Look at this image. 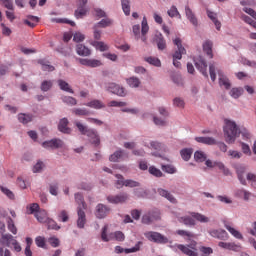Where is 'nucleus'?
Returning a JSON list of instances; mask_svg holds the SVG:
<instances>
[{
  "mask_svg": "<svg viewBox=\"0 0 256 256\" xmlns=\"http://www.w3.org/2000/svg\"><path fill=\"white\" fill-rule=\"evenodd\" d=\"M174 45H176L177 50L174 52L173 54V59H183V55H185L187 53V50L185 49V47H183V44L181 42V38H176L174 39Z\"/></svg>",
  "mask_w": 256,
  "mask_h": 256,
  "instance_id": "10",
  "label": "nucleus"
},
{
  "mask_svg": "<svg viewBox=\"0 0 256 256\" xmlns=\"http://www.w3.org/2000/svg\"><path fill=\"white\" fill-rule=\"evenodd\" d=\"M218 247L222 249H228V251H241V245L235 244L233 242H219Z\"/></svg>",
  "mask_w": 256,
  "mask_h": 256,
  "instance_id": "17",
  "label": "nucleus"
},
{
  "mask_svg": "<svg viewBox=\"0 0 256 256\" xmlns=\"http://www.w3.org/2000/svg\"><path fill=\"white\" fill-rule=\"evenodd\" d=\"M7 227L8 231H10L12 235H17V226H15V222L12 220L11 217L7 218Z\"/></svg>",
  "mask_w": 256,
  "mask_h": 256,
  "instance_id": "36",
  "label": "nucleus"
},
{
  "mask_svg": "<svg viewBox=\"0 0 256 256\" xmlns=\"http://www.w3.org/2000/svg\"><path fill=\"white\" fill-rule=\"evenodd\" d=\"M57 83L61 91H65L66 93H71V94L75 93L71 88V86L69 85V83H67L65 80L59 79Z\"/></svg>",
  "mask_w": 256,
  "mask_h": 256,
  "instance_id": "25",
  "label": "nucleus"
},
{
  "mask_svg": "<svg viewBox=\"0 0 256 256\" xmlns=\"http://www.w3.org/2000/svg\"><path fill=\"white\" fill-rule=\"evenodd\" d=\"M178 221L184 225H187L188 227L195 226V219L191 218V216L180 217Z\"/></svg>",
  "mask_w": 256,
  "mask_h": 256,
  "instance_id": "32",
  "label": "nucleus"
},
{
  "mask_svg": "<svg viewBox=\"0 0 256 256\" xmlns=\"http://www.w3.org/2000/svg\"><path fill=\"white\" fill-rule=\"evenodd\" d=\"M76 53L77 55H80V57H89V55H91V50L83 44H78L76 45Z\"/></svg>",
  "mask_w": 256,
  "mask_h": 256,
  "instance_id": "18",
  "label": "nucleus"
},
{
  "mask_svg": "<svg viewBox=\"0 0 256 256\" xmlns=\"http://www.w3.org/2000/svg\"><path fill=\"white\" fill-rule=\"evenodd\" d=\"M27 211L29 215H33V213H39V204L33 203L27 207Z\"/></svg>",
  "mask_w": 256,
  "mask_h": 256,
  "instance_id": "60",
  "label": "nucleus"
},
{
  "mask_svg": "<svg viewBox=\"0 0 256 256\" xmlns=\"http://www.w3.org/2000/svg\"><path fill=\"white\" fill-rule=\"evenodd\" d=\"M35 243L37 247H41L43 249L45 247V238L38 236L35 238Z\"/></svg>",
  "mask_w": 256,
  "mask_h": 256,
  "instance_id": "64",
  "label": "nucleus"
},
{
  "mask_svg": "<svg viewBox=\"0 0 256 256\" xmlns=\"http://www.w3.org/2000/svg\"><path fill=\"white\" fill-rule=\"evenodd\" d=\"M191 217H193V219H196V221H199L200 223H209V217L201 213L192 212Z\"/></svg>",
  "mask_w": 256,
  "mask_h": 256,
  "instance_id": "31",
  "label": "nucleus"
},
{
  "mask_svg": "<svg viewBox=\"0 0 256 256\" xmlns=\"http://www.w3.org/2000/svg\"><path fill=\"white\" fill-rule=\"evenodd\" d=\"M162 171L165 173H169L170 175H173L174 173H177V168L173 165H162Z\"/></svg>",
  "mask_w": 256,
  "mask_h": 256,
  "instance_id": "53",
  "label": "nucleus"
},
{
  "mask_svg": "<svg viewBox=\"0 0 256 256\" xmlns=\"http://www.w3.org/2000/svg\"><path fill=\"white\" fill-rule=\"evenodd\" d=\"M18 120L20 123H23V125H27V123H31L33 121V115L20 113L18 115Z\"/></svg>",
  "mask_w": 256,
  "mask_h": 256,
  "instance_id": "29",
  "label": "nucleus"
},
{
  "mask_svg": "<svg viewBox=\"0 0 256 256\" xmlns=\"http://www.w3.org/2000/svg\"><path fill=\"white\" fill-rule=\"evenodd\" d=\"M124 153L125 152L123 150H118V151L114 152L109 157V160L115 163V162L119 161V159H121V157H123Z\"/></svg>",
  "mask_w": 256,
  "mask_h": 256,
  "instance_id": "46",
  "label": "nucleus"
},
{
  "mask_svg": "<svg viewBox=\"0 0 256 256\" xmlns=\"http://www.w3.org/2000/svg\"><path fill=\"white\" fill-rule=\"evenodd\" d=\"M228 155L232 159H241V157H243V153H241L239 151H235V150H229Z\"/></svg>",
  "mask_w": 256,
  "mask_h": 256,
  "instance_id": "61",
  "label": "nucleus"
},
{
  "mask_svg": "<svg viewBox=\"0 0 256 256\" xmlns=\"http://www.w3.org/2000/svg\"><path fill=\"white\" fill-rule=\"evenodd\" d=\"M3 7L8 9V11H15V6L13 5V0H0Z\"/></svg>",
  "mask_w": 256,
  "mask_h": 256,
  "instance_id": "55",
  "label": "nucleus"
},
{
  "mask_svg": "<svg viewBox=\"0 0 256 256\" xmlns=\"http://www.w3.org/2000/svg\"><path fill=\"white\" fill-rule=\"evenodd\" d=\"M35 217L39 223H45L47 221V212L40 211L35 213Z\"/></svg>",
  "mask_w": 256,
  "mask_h": 256,
  "instance_id": "51",
  "label": "nucleus"
},
{
  "mask_svg": "<svg viewBox=\"0 0 256 256\" xmlns=\"http://www.w3.org/2000/svg\"><path fill=\"white\" fill-rule=\"evenodd\" d=\"M176 248L179 249L184 255L187 256H199V253H197V242L195 240H192L190 244L183 245V244H177Z\"/></svg>",
  "mask_w": 256,
  "mask_h": 256,
  "instance_id": "7",
  "label": "nucleus"
},
{
  "mask_svg": "<svg viewBox=\"0 0 256 256\" xmlns=\"http://www.w3.org/2000/svg\"><path fill=\"white\" fill-rule=\"evenodd\" d=\"M76 19H83L87 15V9L85 7H79L74 13Z\"/></svg>",
  "mask_w": 256,
  "mask_h": 256,
  "instance_id": "47",
  "label": "nucleus"
},
{
  "mask_svg": "<svg viewBox=\"0 0 256 256\" xmlns=\"http://www.w3.org/2000/svg\"><path fill=\"white\" fill-rule=\"evenodd\" d=\"M141 184L135 180H131V179H128V180H125L124 182V186L125 187H139Z\"/></svg>",
  "mask_w": 256,
  "mask_h": 256,
  "instance_id": "62",
  "label": "nucleus"
},
{
  "mask_svg": "<svg viewBox=\"0 0 256 256\" xmlns=\"http://www.w3.org/2000/svg\"><path fill=\"white\" fill-rule=\"evenodd\" d=\"M158 194L161 196V197H164L165 199H167L168 201H170V203H174L177 204V198H174L172 196V194H170L169 191L163 189V188H158Z\"/></svg>",
  "mask_w": 256,
  "mask_h": 256,
  "instance_id": "19",
  "label": "nucleus"
},
{
  "mask_svg": "<svg viewBox=\"0 0 256 256\" xmlns=\"http://www.w3.org/2000/svg\"><path fill=\"white\" fill-rule=\"evenodd\" d=\"M24 23L33 29V27H37V24L39 23V17L28 15L27 19L24 20Z\"/></svg>",
  "mask_w": 256,
  "mask_h": 256,
  "instance_id": "27",
  "label": "nucleus"
},
{
  "mask_svg": "<svg viewBox=\"0 0 256 256\" xmlns=\"http://www.w3.org/2000/svg\"><path fill=\"white\" fill-rule=\"evenodd\" d=\"M209 233L211 237H214L215 239H220L221 241H227V239H229V234H227V231L223 229L211 230Z\"/></svg>",
  "mask_w": 256,
  "mask_h": 256,
  "instance_id": "16",
  "label": "nucleus"
},
{
  "mask_svg": "<svg viewBox=\"0 0 256 256\" xmlns=\"http://www.w3.org/2000/svg\"><path fill=\"white\" fill-rule=\"evenodd\" d=\"M0 234L2 235L0 238L1 245H5L6 247H11L12 245L16 253H21V244H19L13 235L5 234V215L0 216Z\"/></svg>",
  "mask_w": 256,
  "mask_h": 256,
  "instance_id": "2",
  "label": "nucleus"
},
{
  "mask_svg": "<svg viewBox=\"0 0 256 256\" xmlns=\"http://www.w3.org/2000/svg\"><path fill=\"white\" fill-rule=\"evenodd\" d=\"M73 41L76 43H81L82 41H85V35L81 32H76L73 36Z\"/></svg>",
  "mask_w": 256,
  "mask_h": 256,
  "instance_id": "63",
  "label": "nucleus"
},
{
  "mask_svg": "<svg viewBox=\"0 0 256 256\" xmlns=\"http://www.w3.org/2000/svg\"><path fill=\"white\" fill-rule=\"evenodd\" d=\"M176 233L180 235V237H188L189 241L195 237V234L185 230H177Z\"/></svg>",
  "mask_w": 256,
  "mask_h": 256,
  "instance_id": "57",
  "label": "nucleus"
},
{
  "mask_svg": "<svg viewBox=\"0 0 256 256\" xmlns=\"http://www.w3.org/2000/svg\"><path fill=\"white\" fill-rule=\"evenodd\" d=\"M247 173V167L243 165H238L236 166V175L238 178V181H240L241 185H247L250 183L251 187H253L254 183H256V174L253 172H248Z\"/></svg>",
  "mask_w": 256,
  "mask_h": 256,
  "instance_id": "4",
  "label": "nucleus"
},
{
  "mask_svg": "<svg viewBox=\"0 0 256 256\" xmlns=\"http://www.w3.org/2000/svg\"><path fill=\"white\" fill-rule=\"evenodd\" d=\"M53 87V81L51 80H44L41 83L40 89L41 91L47 92Z\"/></svg>",
  "mask_w": 256,
  "mask_h": 256,
  "instance_id": "48",
  "label": "nucleus"
},
{
  "mask_svg": "<svg viewBox=\"0 0 256 256\" xmlns=\"http://www.w3.org/2000/svg\"><path fill=\"white\" fill-rule=\"evenodd\" d=\"M173 105L174 107H179L180 109H183L185 107V100L180 97H176L173 99Z\"/></svg>",
  "mask_w": 256,
  "mask_h": 256,
  "instance_id": "59",
  "label": "nucleus"
},
{
  "mask_svg": "<svg viewBox=\"0 0 256 256\" xmlns=\"http://www.w3.org/2000/svg\"><path fill=\"white\" fill-rule=\"evenodd\" d=\"M44 149H61L63 147V142L61 139H52L42 143Z\"/></svg>",
  "mask_w": 256,
  "mask_h": 256,
  "instance_id": "15",
  "label": "nucleus"
},
{
  "mask_svg": "<svg viewBox=\"0 0 256 256\" xmlns=\"http://www.w3.org/2000/svg\"><path fill=\"white\" fill-rule=\"evenodd\" d=\"M207 16L214 23L217 31H221V22L217 19V13L207 10Z\"/></svg>",
  "mask_w": 256,
  "mask_h": 256,
  "instance_id": "24",
  "label": "nucleus"
},
{
  "mask_svg": "<svg viewBox=\"0 0 256 256\" xmlns=\"http://www.w3.org/2000/svg\"><path fill=\"white\" fill-rule=\"evenodd\" d=\"M107 229H109V227L107 225H105L102 228V233H101V239L102 241H104L105 243L109 242V241H125V234H123V232L121 231H116L114 233H110L107 236Z\"/></svg>",
  "mask_w": 256,
  "mask_h": 256,
  "instance_id": "6",
  "label": "nucleus"
},
{
  "mask_svg": "<svg viewBox=\"0 0 256 256\" xmlns=\"http://www.w3.org/2000/svg\"><path fill=\"white\" fill-rule=\"evenodd\" d=\"M195 67L202 73L204 77L209 78V74H207V62L205 61V58L199 56L198 58H195L194 60Z\"/></svg>",
  "mask_w": 256,
  "mask_h": 256,
  "instance_id": "12",
  "label": "nucleus"
},
{
  "mask_svg": "<svg viewBox=\"0 0 256 256\" xmlns=\"http://www.w3.org/2000/svg\"><path fill=\"white\" fill-rule=\"evenodd\" d=\"M134 195L138 199H145V197H147V195H149V193L147 192V190H145L143 188H138V189L134 190Z\"/></svg>",
  "mask_w": 256,
  "mask_h": 256,
  "instance_id": "45",
  "label": "nucleus"
},
{
  "mask_svg": "<svg viewBox=\"0 0 256 256\" xmlns=\"http://www.w3.org/2000/svg\"><path fill=\"white\" fill-rule=\"evenodd\" d=\"M194 159L198 161V163H203V161H207V155L204 154L203 151H196L194 153Z\"/></svg>",
  "mask_w": 256,
  "mask_h": 256,
  "instance_id": "44",
  "label": "nucleus"
},
{
  "mask_svg": "<svg viewBox=\"0 0 256 256\" xmlns=\"http://www.w3.org/2000/svg\"><path fill=\"white\" fill-rule=\"evenodd\" d=\"M68 125H69V120H67V118H63L60 120V122L58 124V130L61 133L69 134V133H71V128H68L67 127Z\"/></svg>",
  "mask_w": 256,
  "mask_h": 256,
  "instance_id": "22",
  "label": "nucleus"
},
{
  "mask_svg": "<svg viewBox=\"0 0 256 256\" xmlns=\"http://www.w3.org/2000/svg\"><path fill=\"white\" fill-rule=\"evenodd\" d=\"M195 141H197V143H202L203 145H217V140L213 137H196Z\"/></svg>",
  "mask_w": 256,
  "mask_h": 256,
  "instance_id": "23",
  "label": "nucleus"
},
{
  "mask_svg": "<svg viewBox=\"0 0 256 256\" xmlns=\"http://www.w3.org/2000/svg\"><path fill=\"white\" fill-rule=\"evenodd\" d=\"M203 51L210 59H213V42L211 40H206L203 43Z\"/></svg>",
  "mask_w": 256,
  "mask_h": 256,
  "instance_id": "21",
  "label": "nucleus"
},
{
  "mask_svg": "<svg viewBox=\"0 0 256 256\" xmlns=\"http://www.w3.org/2000/svg\"><path fill=\"white\" fill-rule=\"evenodd\" d=\"M129 199V196L127 195V193H121L118 195H110L107 197V201L108 203H113L114 205H117L119 203H125V201H127Z\"/></svg>",
  "mask_w": 256,
  "mask_h": 256,
  "instance_id": "14",
  "label": "nucleus"
},
{
  "mask_svg": "<svg viewBox=\"0 0 256 256\" xmlns=\"http://www.w3.org/2000/svg\"><path fill=\"white\" fill-rule=\"evenodd\" d=\"M236 196L242 197L244 201H249V199H251V192L244 189H239L236 191Z\"/></svg>",
  "mask_w": 256,
  "mask_h": 256,
  "instance_id": "38",
  "label": "nucleus"
},
{
  "mask_svg": "<svg viewBox=\"0 0 256 256\" xmlns=\"http://www.w3.org/2000/svg\"><path fill=\"white\" fill-rule=\"evenodd\" d=\"M141 33H142V41H147V33H149V24L147 23V17H143L142 19V28H141Z\"/></svg>",
  "mask_w": 256,
  "mask_h": 256,
  "instance_id": "28",
  "label": "nucleus"
},
{
  "mask_svg": "<svg viewBox=\"0 0 256 256\" xmlns=\"http://www.w3.org/2000/svg\"><path fill=\"white\" fill-rule=\"evenodd\" d=\"M225 228H226L227 231H229V233H231V235H233V237H235L236 239H243V235L241 234V232L235 230V228L231 227L229 224H225Z\"/></svg>",
  "mask_w": 256,
  "mask_h": 256,
  "instance_id": "39",
  "label": "nucleus"
},
{
  "mask_svg": "<svg viewBox=\"0 0 256 256\" xmlns=\"http://www.w3.org/2000/svg\"><path fill=\"white\" fill-rule=\"evenodd\" d=\"M180 155L183 161H189V159H191V155H193V150L192 148H184L180 151Z\"/></svg>",
  "mask_w": 256,
  "mask_h": 256,
  "instance_id": "33",
  "label": "nucleus"
},
{
  "mask_svg": "<svg viewBox=\"0 0 256 256\" xmlns=\"http://www.w3.org/2000/svg\"><path fill=\"white\" fill-rule=\"evenodd\" d=\"M72 113H74V115L77 117H85L89 115V110H87V108H74Z\"/></svg>",
  "mask_w": 256,
  "mask_h": 256,
  "instance_id": "42",
  "label": "nucleus"
},
{
  "mask_svg": "<svg viewBox=\"0 0 256 256\" xmlns=\"http://www.w3.org/2000/svg\"><path fill=\"white\" fill-rule=\"evenodd\" d=\"M157 47L160 51H163L167 47V43L165 42V38L160 34L157 36Z\"/></svg>",
  "mask_w": 256,
  "mask_h": 256,
  "instance_id": "43",
  "label": "nucleus"
},
{
  "mask_svg": "<svg viewBox=\"0 0 256 256\" xmlns=\"http://www.w3.org/2000/svg\"><path fill=\"white\" fill-rule=\"evenodd\" d=\"M74 125L77 127L81 135H86L87 137H89L93 145H95L96 147L100 145L101 139L99 138V134H97V131L87 128V126L83 125V123L79 121H75Z\"/></svg>",
  "mask_w": 256,
  "mask_h": 256,
  "instance_id": "5",
  "label": "nucleus"
},
{
  "mask_svg": "<svg viewBox=\"0 0 256 256\" xmlns=\"http://www.w3.org/2000/svg\"><path fill=\"white\" fill-rule=\"evenodd\" d=\"M107 91H110V93H113L114 95H118V97H125V88L115 84V83H109L106 86Z\"/></svg>",
  "mask_w": 256,
  "mask_h": 256,
  "instance_id": "13",
  "label": "nucleus"
},
{
  "mask_svg": "<svg viewBox=\"0 0 256 256\" xmlns=\"http://www.w3.org/2000/svg\"><path fill=\"white\" fill-rule=\"evenodd\" d=\"M224 122L225 126L223 128V131L226 143H233L241 134L242 137H244V139H251V134L249 133V131H247V129H243L241 131V129L239 128V126H237V123H235V121L225 119Z\"/></svg>",
  "mask_w": 256,
  "mask_h": 256,
  "instance_id": "1",
  "label": "nucleus"
},
{
  "mask_svg": "<svg viewBox=\"0 0 256 256\" xmlns=\"http://www.w3.org/2000/svg\"><path fill=\"white\" fill-rule=\"evenodd\" d=\"M62 101L63 103H66V105H76L77 104V99H75L74 97L71 96H64L62 97Z\"/></svg>",
  "mask_w": 256,
  "mask_h": 256,
  "instance_id": "58",
  "label": "nucleus"
},
{
  "mask_svg": "<svg viewBox=\"0 0 256 256\" xmlns=\"http://www.w3.org/2000/svg\"><path fill=\"white\" fill-rule=\"evenodd\" d=\"M185 14L187 19L190 21V23H192L194 27H197L198 25L197 17H195V13H193V10H191L189 6H185Z\"/></svg>",
  "mask_w": 256,
  "mask_h": 256,
  "instance_id": "20",
  "label": "nucleus"
},
{
  "mask_svg": "<svg viewBox=\"0 0 256 256\" xmlns=\"http://www.w3.org/2000/svg\"><path fill=\"white\" fill-rule=\"evenodd\" d=\"M126 81L129 87L137 88L141 85V80L135 76L128 78Z\"/></svg>",
  "mask_w": 256,
  "mask_h": 256,
  "instance_id": "40",
  "label": "nucleus"
},
{
  "mask_svg": "<svg viewBox=\"0 0 256 256\" xmlns=\"http://www.w3.org/2000/svg\"><path fill=\"white\" fill-rule=\"evenodd\" d=\"M75 202L78 205L77 209V215H78V220H77V227L79 229H83L85 227V223H87V218L85 215V209H87V204L85 203V198L83 197V194L81 193H75Z\"/></svg>",
  "mask_w": 256,
  "mask_h": 256,
  "instance_id": "3",
  "label": "nucleus"
},
{
  "mask_svg": "<svg viewBox=\"0 0 256 256\" xmlns=\"http://www.w3.org/2000/svg\"><path fill=\"white\" fill-rule=\"evenodd\" d=\"M112 25H113V20L109 18H104L100 22L95 24V27H98V28L102 27L103 29H105V27H111Z\"/></svg>",
  "mask_w": 256,
  "mask_h": 256,
  "instance_id": "41",
  "label": "nucleus"
},
{
  "mask_svg": "<svg viewBox=\"0 0 256 256\" xmlns=\"http://www.w3.org/2000/svg\"><path fill=\"white\" fill-rule=\"evenodd\" d=\"M122 9L125 15H131V5L129 0H122Z\"/></svg>",
  "mask_w": 256,
  "mask_h": 256,
  "instance_id": "50",
  "label": "nucleus"
},
{
  "mask_svg": "<svg viewBox=\"0 0 256 256\" xmlns=\"http://www.w3.org/2000/svg\"><path fill=\"white\" fill-rule=\"evenodd\" d=\"M145 237L148 238V241H153L154 243H169V239L159 232H148Z\"/></svg>",
  "mask_w": 256,
  "mask_h": 256,
  "instance_id": "9",
  "label": "nucleus"
},
{
  "mask_svg": "<svg viewBox=\"0 0 256 256\" xmlns=\"http://www.w3.org/2000/svg\"><path fill=\"white\" fill-rule=\"evenodd\" d=\"M244 90L242 87H235L232 88L229 92L230 97H232L233 99H239V97H241V95H243Z\"/></svg>",
  "mask_w": 256,
  "mask_h": 256,
  "instance_id": "30",
  "label": "nucleus"
},
{
  "mask_svg": "<svg viewBox=\"0 0 256 256\" xmlns=\"http://www.w3.org/2000/svg\"><path fill=\"white\" fill-rule=\"evenodd\" d=\"M150 175H153L154 177H163V172L156 168L155 166H150L148 169Z\"/></svg>",
  "mask_w": 256,
  "mask_h": 256,
  "instance_id": "52",
  "label": "nucleus"
},
{
  "mask_svg": "<svg viewBox=\"0 0 256 256\" xmlns=\"http://www.w3.org/2000/svg\"><path fill=\"white\" fill-rule=\"evenodd\" d=\"M109 213H111V208L102 203L98 204L95 208V216L97 219H105Z\"/></svg>",
  "mask_w": 256,
  "mask_h": 256,
  "instance_id": "11",
  "label": "nucleus"
},
{
  "mask_svg": "<svg viewBox=\"0 0 256 256\" xmlns=\"http://www.w3.org/2000/svg\"><path fill=\"white\" fill-rule=\"evenodd\" d=\"M145 62L149 63L150 65H154V67H161V60L155 57H148L145 58Z\"/></svg>",
  "mask_w": 256,
  "mask_h": 256,
  "instance_id": "49",
  "label": "nucleus"
},
{
  "mask_svg": "<svg viewBox=\"0 0 256 256\" xmlns=\"http://www.w3.org/2000/svg\"><path fill=\"white\" fill-rule=\"evenodd\" d=\"M159 219H161V212H159V210H151L143 215L142 223L149 225L153 223V221H159Z\"/></svg>",
  "mask_w": 256,
  "mask_h": 256,
  "instance_id": "8",
  "label": "nucleus"
},
{
  "mask_svg": "<svg viewBox=\"0 0 256 256\" xmlns=\"http://www.w3.org/2000/svg\"><path fill=\"white\" fill-rule=\"evenodd\" d=\"M38 63L42 66V71H55V66L45 63V60H39Z\"/></svg>",
  "mask_w": 256,
  "mask_h": 256,
  "instance_id": "54",
  "label": "nucleus"
},
{
  "mask_svg": "<svg viewBox=\"0 0 256 256\" xmlns=\"http://www.w3.org/2000/svg\"><path fill=\"white\" fill-rule=\"evenodd\" d=\"M86 107H91L92 109H103V107H105V104H103V102H101L100 100H92L86 103Z\"/></svg>",
  "mask_w": 256,
  "mask_h": 256,
  "instance_id": "35",
  "label": "nucleus"
},
{
  "mask_svg": "<svg viewBox=\"0 0 256 256\" xmlns=\"http://www.w3.org/2000/svg\"><path fill=\"white\" fill-rule=\"evenodd\" d=\"M214 167H218L220 171H223L224 175H231V172L228 168L225 167V164L222 162H214Z\"/></svg>",
  "mask_w": 256,
  "mask_h": 256,
  "instance_id": "56",
  "label": "nucleus"
},
{
  "mask_svg": "<svg viewBox=\"0 0 256 256\" xmlns=\"http://www.w3.org/2000/svg\"><path fill=\"white\" fill-rule=\"evenodd\" d=\"M93 47H95V49H97L98 51H109V45L105 44V42L94 41Z\"/></svg>",
  "mask_w": 256,
  "mask_h": 256,
  "instance_id": "37",
  "label": "nucleus"
},
{
  "mask_svg": "<svg viewBox=\"0 0 256 256\" xmlns=\"http://www.w3.org/2000/svg\"><path fill=\"white\" fill-rule=\"evenodd\" d=\"M31 245H33V238L27 237L26 238V247L24 250L25 256H33V251H31Z\"/></svg>",
  "mask_w": 256,
  "mask_h": 256,
  "instance_id": "34",
  "label": "nucleus"
},
{
  "mask_svg": "<svg viewBox=\"0 0 256 256\" xmlns=\"http://www.w3.org/2000/svg\"><path fill=\"white\" fill-rule=\"evenodd\" d=\"M219 75V85L220 87H225V89L231 88V82H229V78L227 76L223 75V73L218 72Z\"/></svg>",
  "mask_w": 256,
  "mask_h": 256,
  "instance_id": "26",
  "label": "nucleus"
}]
</instances>
